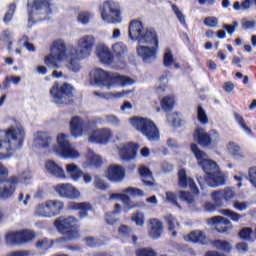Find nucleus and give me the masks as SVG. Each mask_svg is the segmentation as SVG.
Instances as JSON below:
<instances>
[{"label":"nucleus","instance_id":"nucleus-1","mask_svg":"<svg viewBox=\"0 0 256 256\" xmlns=\"http://www.w3.org/2000/svg\"><path fill=\"white\" fill-rule=\"evenodd\" d=\"M190 149L198 161L199 167L206 173V183L209 187H221L225 185V173L219 170L217 162L209 159L207 153L199 149L197 144H191Z\"/></svg>","mask_w":256,"mask_h":256},{"label":"nucleus","instance_id":"nucleus-2","mask_svg":"<svg viewBox=\"0 0 256 256\" xmlns=\"http://www.w3.org/2000/svg\"><path fill=\"white\" fill-rule=\"evenodd\" d=\"M95 47V36L84 35L77 40V46L66 47V61L68 63L67 68L74 73H77L81 69L79 65V59H87L91 57L93 48Z\"/></svg>","mask_w":256,"mask_h":256},{"label":"nucleus","instance_id":"nucleus-3","mask_svg":"<svg viewBox=\"0 0 256 256\" xmlns=\"http://www.w3.org/2000/svg\"><path fill=\"white\" fill-rule=\"evenodd\" d=\"M23 141H25V128L23 126L0 130V159H9L13 153L23 147Z\"/></svg>","mask_w":256,"mask_h":256},{"label":"nucleus","instance_id":"nucleus-4","mask_svg":"<svg viewBox=\"0 0 256 256\" xmlns=\"http://www.w3.org/2000/svg\"><path fill=\"white\" fill-rule=\"evenodd\" d=\"M90 83L91 85H98V87H106V89L111 91V89H117V87L133 85L135 80L118 73L107 72L103 69H94L90 72Z\"/></svg>","mask_w":256,"mask_h":256},{"label":"nucleus","instance_id":"nucleus-5","mask_svg":"<svg viewBox=\"0 0 256 256\" xmlns=\"http://www.w3.org/2000/svg\"><path fill=\"white\" fill-rule=\"evenodd\" d=\"M157 49H159V39L156 36L148 35L141 38L137 46V55L142 58L144 63H151L157 58Z\"/></svg>","mask_w":256,"mask_h":256},{"label":"nucleus","instance_id":"nucleus-6","mask_svg":"<svg viewBox=\"0 0 256 256\" xmlns=\"http://www.w3.org/2000/svg\"><path fill=\"white\" fill-rule=\"evenodd\" d=\"M130 124L136 131L142 133L148 141H159V129L151 119L134 117L130 119Z\"/></svg>","mask_w":256,"mask_h":256},{"label":"nucleus","instance_id":"nucleus-7","mask_svg":"<svg viewBox=\"0 0 256 256\" xmlns=\"http://www.w3.org/2000/svg\"><path fill=\"white\" fill-rule=\"evenodd\" d=\"M100 15L104 23L119 24L123 21L121 16V6L119 3L108 0L99 7Z\"/></svg>","mask_w":256,"mask_h":256},{"label":"nucleus","instance_id":"nucleus-8","mask_svg":"<svg viewBox=\"0 0 256 256\" xmlns=\"http://www.w3.org/2000/svg\"><path fill=\"white\" fill-rule=\"evenodd\" d=\"M65 59V42L63 40H57L54 42L51 48V53L44 59L45 65L59 69V64Z\"/></svg>","mask_w":256,"mask_h":256},{"label":"nucleus","instance_id":"nucleus-9","mask_svg":"<svg viewBox=\"0 0 256 256\" xmlns=\"http://www.w3.org/2000/svg\"><path fill=\"white\" fill-rule=\"evenodd\" d=\"M27 179H31V173L25 172L24 179L17 176H12L8 179V183L4 187H0V199H10L17 189L19 183H27Z\"/></svg>","mask_w":256,"mask_h":256},{"label":"nucleus","instance_id":"nucleus-10","mask_svg":"<svg viewBox=\"0 0 256 256\" xmlns=\"http://www.w3.org/2000/svg\"><path fill=\"white\" fill-rule=\"evenodd\" d=\"M148 35L156 36L155 30H145L143 23L139 20H132L129 25V37L132 41L141 43V39L147 38Z\"/></svg>","mask_w":256,"mask_h":256},{"label":"nucleus","instance_id":"nucleus-11","mask_svg":"<svg viewBox=\"0 0 256 256\" xmlns=\"http://www.w3.org/2000/svg\"><path fill=\"white\" fill-rule=\"evenodd\" d=\"M113 139V131L110 128L95 129L89 132V143H95L97 145H108Z\"/></svg>","mask_w":256,"mask_h":256},{"label":"nucleus","instance_id":"nucleus-12","mask_svg":"<svg viewBox=\"0 0 256 256\" xmlns=\"http://www.w3.org/2000/svg\"><path fill=\"white\" fill-rule=\"evenodd\" d=\"M116 151L121 161H133L137 158L139 144L134 142L121 143L116 147Z\"/></svg>","mask_w":256,"mask_h":256},{"label":"nucleus","instance_id":"nucleus-13","mask_svg":"<svg viewBox=\"0 0 256 256\" xmlns=\"http://www.w3.org/2000/svg\"><path fill=\"white\" fill-rule=\"evenodd\" d=\"M29 21L33 15H51V0H34L33 6L28 5Z\"/></svg>","mask_w":256,"mask_h":256},{"label":"nucleus","instance_id":"nucleus-14","mask_svg":"<svg viewBox=\"0 0 256 256\" xmlns=\"http://www.w3.org/2000/svg\"><path fill=\"white\" fill-rule=\"evenodd\" d=\"M104 175L112 183H122L126 177L125 168L119 164H111L106 169Z\"/></svg>","mask_w":256,"mask_h":256},{"label":"nucleus","instance_id":"nucleus-15","mask_svg":"<svg viewBox=\"0 0 256 256\" xmlns=\"http://www.w3.org/2000/svg\"><path fill=\"white\" fill-rule=\"evenodd\" d=\"M207 225L215 227L218 233H228L233 229L231 221L223 216H214L207 220Z\"/></svg>","mask_w":256,"mask_h":256},{"label":"nucleus","instance_id":"nucleus-16","mask_svg":"<svg viewBox=\"0 0 256 256\" xmlns=\"http://www.w3.org/2000/svg\"><path fill=\"white\" fill-rule=\"evenodd\" d=\"M53 103L55 105H63L65 103V84L64 82H55L49 91Z\"/></svg>","mask_w":256,"mask_h":256},{"label":"nucleus","instance_id":"nucleus-17","mask_svg":"<svg viewBox=\"0 0 256 256\" xmlns=\"http://www.w3.org/2000/svg\"><path fill=\"white\" fill-rule=\"evenodd\" d=\"M178 187H180V189H187V187H189L194 195L199 194V189H197L195 181L187 176V171H185V169H180L178 171Z\"/></svg>","mask_w":256,"mask_h":256},{"label":"nucleus","instance_id":"nucleus-18","mask_svg":"<svg viewBox=\"0 0 256 256\" xmlns=\"http://www.w3.org/2000/svg\"><path fill=\"white\" fill-rule=\"evenodd\" d=\"M65 236L66 241H71V239L79 237V221L74 217L69 216L66 218Z\"/></svg>","mask_w":256,"mask_h":256},{"label":"nucleus","instance_id":"nucleus-19","mask_svg":"<svg viewBox=\"0 0 256 256\" xmlns=\"http://www.w3.org/2000/svg\"><path fill=\"white\" fill-rule=\"evenodd\" d=\"M53 143V138L47 132H37L34 134L33 145L36 149H49Z\"/></svg>","mask_w":256,"mask_h":256},{"label":"nucleus","instance_id":"nucleus-20","mask_svg":"<svg viewBox=\"0 0 256 256\" xmlns=\"http://www.w3.org/2000/svg\"><path fill=\"white\" fill-rule=\"evenodd\" d=\"M96 53L98 59H100L101 63L105 65H109V63H113V53L105 44H99L96 48Z\"/></svg>","mask_w":256,"mask_h":256},{"label":"nucleus","instance_id":"nucleus-21","mask_svg":"<svg viewBox=\"0 0 256 256\" xmlns=\"http://www.w3.org/2000/svg\"><path fill=\"white\" fill-rule=\"evenodd\" d=\"M184 240L188 241V243H200V245H207L208 243L205 232L201 230H194L184 235Z\"/></svg>","mask_w":256,"mask_h":256},{"label":"nucleus","instance_id":"nucleus-22","mask_svg":"<svg viewBox=\"0 0 256 256\" xmlns=\"http://www.w3.org/2000/svg\"><path fill=\"white\" fill-rule=\"evenodd\" d=\"M150 229L148 231L149 237L151 239H160L161 234L163 233V222L159 219H150L149 221Z\"/></svg>","mask_w":256,"mask_h":256},{"label":"nucleus","instance_id":"nucleus-23","mask_svg":"<svg viewBox=\"0 0 256 256\" xmlns=\"http://www.w3.org/2000/svg\"><path fill=\"white\" fill-rule=\"evenodd\" d=\"M67 207L70 211H81L80 212L81 219H85V217H87L88 215L87 212L91 211V203L89 202H81V203L71 202L68 204Z\"/></svg>","mask_w":256,"mask_h":256},{"label":"nucleus","instance_id":"nucleus-24","mask_svg":"<svg viewBox=\"0 0 256 256\" xmlns=\"http://www.w3.org/2000/svg\"><path fill=\"white\" fill-rule=\"evenodd\" d=\"M194 140L201 145V147H211V141L209 138V133H207L202 128H198L193 134Z\"/></svg>","mask_w":256,"mask_h":256},{"label":"nucleus","instance_id":"nucleus-25","mask_svg":"<svg viewBox=\"0 0 256 256\" xmlns=\"http://www.w3.org/2000/svg\"><path fill=\"white\" fill-rule=\"evenodd\" d=\"M45 169L50 175L57 177V179H63V177H65V171L63 168L52 160H49L45 163Z\"/></svg>","mask_w":256,"mask_h":256},{"label":"nucleus","instance_id":"nucleus-26","mask_svg":"<svg viewBox=\"0 0 256 256\" xmlns=\"http://www.w3.org/2000/svg\"><path fill=\"white\" fill-rule=\"evenodd\" d=\"M84 167H101L103 165V158L98 154L94 153L93 150H88L86 155V161L84 162Z\"/></svg>","mask_w":256,"mask_h":256},{"label":"nucleus","instance_id":"nucleus-27","mask_svg":"<svg viewBox=\"0 0 256 256\" xmlns=\"http://www.w3.org/2000/svg\"><path fill=\"white\" fill-rule=\"evenodd\" d=\"M53 153L58 157H65V133H59L56 136V143L53 146Z\"/></svg>","mask_w":256,"mask_h":256},{"label":"nucleus","instance_id":"nucleus-28","mask_svg":"<svg viewBox=\"0 0 256 256\" xmlns=\"http://www.w3.org/2000/svg\"><path fill=\"white\" fill-rule=\"evenodd\" d=\"M140 176L142 177V182L146 187H155V179H153V174L149 168L141 166L139 168Z\"/></svg>","mask_w":256,"mask_h":256},{"label":"nucleus","instance_id":"nucleus-29","mask_svg":"<svg viewBox=\"0 0 256 256\" xmlns=\"http://www.w3.org/2000/svg\"><path fill=\"white\" fill-rule=\"evenodd\" d=\"M83 119L74 117L70 122L71 133L73 137H81L83 135Z\"/></svg>","mask_w":256,"mask_h":256},{"label":"nucleus","instance_id":"nucleus-30","mask_svg":"<svg viewBox=\"0 0 256 256\" xmlns=\"http://www.w3.org/2000/svg\"><path fill=\"white\" fill-rule=\"evenodd\" d=\"M34 213L37 215V217H45L46 219H51L49 200H47L45 203L36 205Z\"/></svg>","mask_w":256,"mask_h":256},{"label":"nucleus","instance_id":"nucleus-31","mask_svg":"<svg viewBox=\"0 0 256 256\" xmlns=\"http://www.w3.org/2000/svg\"><path fill=\"white\" fill-rule=\"evenodd\" d=\"M165 221L168 225L169 231L172 233V236L177 237V229H179V227H181V224H179V221L177 220V218H175L171 214H167L165 216Z\"/></svg>","mask_w":256,"mask_h":256},{"label":"nucleus","instance_id":"nucleus-32","mask_svg":"<svg viewBox=\"0 0 256 256\" xmlns=\"http://www.w3.org/2000/svg\"><path fill=\"white\" fill-rule=\"evenodd\" d=\"M164 65L165 67H173L174 69H179L181 67L177 60H175V56H173V51L171 49L166 48L164 51Z\"/></svg>","mask_w":256,"mask_h":256},{"label":"nucleus","instance_id":"nucleus-33","mask_svg":"<svg viewBox=\"0 0 256 256\" xmlns=\"http://www.w3.org/2000/svg\"><path fill=\"white\" fill-rule=\"evenodd\" d=\"M48 207L50 209V217H57L63 211L64 204L59 200H48Z\"/></svg>","mask_w":256,"mask_h":256},{"label":"nucleus","instance_id":"nucleus-34","mask_svg":"<svg viewBox=\"0 0 256 256\" xmlns=\"http://www.w3.org/2000/svg\"><path fill=\"white\" fill-rule=\"evenodd\" d=\"M111 51L115 57H125L128 52L127 45L123 42H116L111 46Z\"/></svg>","mask_w":256,"mask_h":256},{"label":"nucleus","instance_id":"nucleus-35","mask_svg":"<svg viewBox=\"0 0 256 256\" xmlns=\"http://www.w3.org/2000/svg\"><path fill=\"white\" fill-rule=\"evenodd\" d=\"M227 151L229 155L233 157V159H236L237 161H239V159H243V154L241 153V147H239V145H237L235 142H230L227 145Z\"/></svg>","mask_w":256,"mask_h":256},{"label":"nucleus","instance_id":"nucleus-36","mask_svg":"<svg viewBox=\"0 0 256 256\" xmlns=\"http://www.w3.org/2000/svg\"><path fill=\"white\" fill-rule=\"evenodd\" d=\"M94 95L96 97H100V99H107V100H111V99H121V97H125V95H129V92H111V93H101V92H94Z\"/></svg>","mask_w":256,"mask_h":256},{"label":"nucleus","instance_id":"nucleus-37","mask_svg":"<svg viewBox=\"0 0 256 256\" xmlns=\"http://www.w3.org/2000/svg\"><path fill=\"white\" fill-rule=\"evenodd\" d=\"M66 171L68 175L74 179V181H77L80 177H83V171H81V169H79V167L75 164H68L66 166Z\"/></svg>","mask_w":256,"mask_h":256},{"label":"nucleus","instance_id":"nucleus-38","mask_svg":"<svg viewBox=\"0 0 256 256\" xmlns=\"http://www.w3.org/2000/svg\"><path fill=\"white\" fill-rule=\"evenodd\" d=\"M171 9H172L175 17L179 21L180 25H182V27H187V17L183 13V10H181V8H179V6H177L175 4L171 5Z\"/></svg>","mask_w":256,"mask_h":256},{"label":"nucleus","instance_id":"nucleus-39","mask_svg":"<svg viewBox=\"0 0 256 256\" xmlns=\"http://www.w3.org/2000/svg\"><path fill=\"white\" fill-rule=\"evenodd\" d=\"M220 215H224V217H228L234 223H239L240 220L243 219V215L231 210V209H221L219 210Z\"/></svg>","mask_w":256,"mask_h":256},{"label":"nucleus","instance_id":"nucleus-40","mask_svg":"<svg viewBox=\"0 0 256 256\" xmlns=\"http://www.w3.org/2000/svg\"><path fill=\"white\" fill-rule=\"evenodd\" d=\"M6 245H21L19 239V231H8L5 234Z\"/></svg>","mask_w":256,"mask_h":256},{"label":"nucleus","instance_id":"nucleus-41","mask_svg":"<svg viewBox=\"0 0 256 256\" xmlns=\"http://www.w3.org/2000/svg\"><path fill=\"white\" fill-rule=\"evenodd\" d=\"M160 105L163 111H171V109H173V107L175 106V96H165L160 101Z\"/></svg>","mask_w":256,"mask_h":256},{"label":"nucleus","instance_id":"nucleus-42","mask_svg":"<svg viewBox=\"0 0 256 256\" xmlns=\"http://www.w3.org/2000/svg\"><path fill=\"white\" fill-rule=\"evenodd\" d=\"M80 154L79 151H77V149H75V147L71 144H69V142H65V158L66 159H79Z\"/></svg>","mask_w":256,"mask_h":256},{"label":"nucleus","instance_id":"nucleus-43","mask_svg":"<svg viewBox=\"0 0 256 256\" xmlns=\"http://www.w3.org/2000/svg\"><path fill=\"white\" fill-rule=\"evenodd\" d=\"M19 239L20 245H25V243H29V241H33V239H35V232L29 230H20Z\"/></svg>","mask_w":256,"mask_h":256},{"label":"nucleus","instance_id":"nucleus-44","mask_svg":"<svg viewBox=\"0 0 256 256\" xmlns=\"http://www.w3.org/2000/svg\"><path fill=\"white\" fill-rule=\"evenodd\" d=\"M119 213H121V204H116L114 211L106 214V216H105L106 223L108 225H115V223H117V221H118L116 219L115 215H117Z\"/></svg>","mask_w":256,"mask_h":256},{"label":"nucleus","instance_id":"nucleus-45","mask_svg":"<svg viewBox=\"0 0 256 256\" xmlns=\"http://www.w3.org/2000/svg\"><path fill=\"white\" fill-rule=\"evenodd\" d=\"M65 197L68 199H79L81 197V192L71 184H66L65 186Z\"/></svg>","mask_w":256,"mask_h":256},{"label":"nucleus","instance_id":"nucleus-46","mask_svg":"<svg viewBox=\"0 0 256 256\" xmlns=\"http://www.w3.org/2000/svg\"><path fill=\"white\" fill-rule=\"evenodd\" d=\"M212 245H213V247H215V249H218L219 251H223L224 253L231 252V243H229L225 240L213 241Z\"/></svg>","mask_w":256,"mask_h":256},{"label":"nucleus","instance_id":"nucleus-47","mask_svg":"<svg viewBox=\"0 0 256 256\" xmlns=\"http://www.w3.org/2000/svg\"><path fill=\"white\" fill-rule=\"evenodd\" d=\"M253 0H243L242 2L236 1L233 3L234 11H249Z\"/></svg>","mask_w":256,"mask_h":256},{"label":"nucleus","instance_id":"nucleus-48","mask_svg":"<svg viewBox=\"0 0 256 256\" xmlns=\"http://www.w3.org/2000/svg\"><path fill=\"white\" fill-rule=\"evenodd\" d=\"M167 121L172 127H181V115L177 112H172L167 115Z\"/></svg>","mask_w":256,"mask_h":256},{"label":"nucleus","instance_id":"nucleus-49","mask_svg":"<svg viewBox=\"0 0 256 256\" xmlns=\"http://www.w3.org/2000/svg\"><path fill=\"white\" fill-rule=\"evenodd\" d=\"M131 221L137 225V227L145 226V214L143 212H134Z\"/></svg>","mask_w":256,"mask_h":256},{"label":"nucleus","instance_id":"nucleus-50","mask_svg":"<svg viewBox=\"0 0 256 256\" xmlns=\"http://www.w3.org/2000/svg\"><path fill=\"white\" fill-rule=\"evenodd\" d=\"M234 119L240 125L241 129L246 133V135H251L252 131L249 126H247V123H245V119H243V116L240 114L235 113L234 114Z\"/></svg>","mask_w":256,"mask_h":256},{"label":"nucleus","instance_id":"nucleus-51","mask_svg":"<svg viewBox=\"0 0 256 256\" xmlns=\"http://www.w3.org/2000/svg\"><path fill=\"white\" fill-rule=\"evenodd\" d=\"M51 247H53V240L42 238L36 242V249H40L41 251H47Z\"/></svg>","mask_w":256,"mask_h":256},{"label":"nucleus","instance_id":"nucleus-52","mask_svg":"<svg viewBox=\"0 0 256 256\" xmlns=\"http://www.w3.org/2000/svg\"><path fill=\"white\" fill-rule=\"evenodd\" d=\"M123 193H126V195H131L132 197H143L145 195L143 190L135 187H128L123 190Z\"/></svg>","mask_w":256,"mask_h":256},{"label":"nucleus","instance_id":"nucleus-53","mask_svg":"<svg viewBox=\"0 0 256 256\" xmlns=\"http://www.w3.org/2000/svg\"><path fill=\"white\" fill-rule=\"evenodd\" d=\"M203 23H204V25H206V27L215 29V28L219 27V18H217L215 16H208L204 19Z\"/></svg>","mask_w":256,"mask_h":256},{"label":"nucleus","instance_id":"nucleus-54","mask_svg":"<svg viewBox=\"0 0 256 256\" xmlns=\"http://www.w3.org/2000/svg\"><path fill=\"white\" fill-rule=\"evenodd\" d=\"M94 187L100 191H107L109 189V183L99 177L94 178Z\"/></svg>","mask_w":256,"mask_h":256},{"label":"nucleus","instance_id":"nucleus-55","mask_svg":"<svg viewBox=\"0 0 256 256\" xmlns=\"http://www.w3.org/2000/svg\"><path fill=\"white\" fill-rule=\"evenodd\" d=\"M197 118L201 125H207L209 123V118H207V113L205 110L199 106L197 110Z\"/></svg>","mask_w":256,"mask_h":256},{"label":"nucleus","instance_id":"nucleus-56","mask_svg":"<svg viewBox=\"0 0 256 256\" xmlns=\"http://www.w3.org/2000/svg\"><path fill=\"white\" fill-rule=\"evenodd\" d=\"M136 256H157V251L153 248H140L136 251Z\"/></svg>","mask_w":256,"mask_h":256},{"label":"nucleus","instance_id":"nucleus-57","mask_svg":"<svg viewBox=\"0 0 256 256\" xmlns=\"http://www.w3.org/2000/svg\"><path fill=\"white\" fill-rule=\"evenodd\" d=\"M54 225L57 231L61 233V235H65V216H61L57 218L54 222Z\"/></svg>","mask_w":256,"mask_h":256},{"label":"nucleus","instance_id":"nucleus-58","mask_svg":"<svg viewBox=\"0 0 256 256\" xmlns=\"http://www.w3.org/2000/svg\"><path fill=\"white\" fill-rule=\"evenodd\" d=\"M241 27L244 30H250V29H255L256 27V21L255 20H251L248 18H242L241 20Z\"/></svg>","mask_w":256,"mask_h":256},{"label":"nucleus","instance_id":"nucleus-59","mask_svg":"<svg viewBox=\"0 0 256 256\" xmlns=\"http://www.w3.org/2000/svg\"><path fill=\"white\" fill-rule=\"evenodd\" d=\"M210 146L217 145L221 141V135L216 130H210L209 132Z\"/></svg>","mask_w":256,"mask_h":256},{"label":"nucleus","instance_id":"nucleus-60","mask_svg":"<svg viewBox=\"0 0 256 256\" xmlns=\"http://www.w3.org/2000/svg\"><path fill=\"white\" fill-rule=\"evenodd\" d=\"M166 195V203H170L171 205H175L176 207H179V204L177 203V194L175 192L167 191L165 193Z\"/></svg>","mask_w":256,"mask_h":256},{"label":"nucleus","instance_id":"nucleus-61","mask_svg":"<svg viewBox=\"0 0 256 256\" xmlns=\"http://www.w3.org/2000/svg\"><path fill=\"white\" fill-rule=\"evenodd\" d=\"M93 17V14L90 12H82L78 15V22L82 25H87L89 21H91V18Z\"/></svg>","mask_w":256,"mask_h":256},{"label":"nucleus","instance_id":"nucleus-62","mask_svg":"<svg viewBox=\"0 0 256 256\" xmlns=\"http://www.w3.org/2000/svg\"><path fill=\"white\" fill-rule=\"evenodd\" d=\"M15 9H17V5L10 4L8 11L6 12L3 21L4 23H9L13 19V15L15 13Z\"/></svg>","mask_w":256,"mask_h":256},{"label":"nucleus","instance_id":"nucleus-63","mask_svg":"<svg viewBox=\"0 0 256 256\" xmlns=\"http://www.w3.org/2000/svg\"><path fill=\"white\" fill-rule=\"evenodd\" d=\"M233 207L236 209V211H247V209H249V202L235 201Z\"/></svg>","mask_w":256,"mask_h":256},{"label":"nucleus","instance_id":"nucleus-64","mask_svg":"<svg viewBox=\"0 0 256 256\" xmlns=\"http://www.w3.org/2000/svg\"><path fill=\"white\" fill-rule=\"evenodd\" d=\"M250 183L256 188V167H252L248 171Z\"/></svg>","mask_w":256,"mask_h":256}]
</instances>
